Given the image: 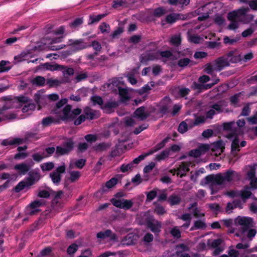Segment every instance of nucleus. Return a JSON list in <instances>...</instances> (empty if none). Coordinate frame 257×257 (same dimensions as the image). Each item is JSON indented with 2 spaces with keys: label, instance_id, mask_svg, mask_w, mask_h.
I'll return each instance as SVG.
<instances>
[{
  "label": "nucleus",
  "instance_id": "obj_1",
  "mask_svg": "<svg viewBox=\"0 0 257 257\" xmlns=\"http://www.w3.org/2000/svg\"><path fill=\"white\" fill-rule=\"evenodd\" d=\"M81 112L82 110L80 108H77L72 110V106L67 104L62 109L60 118L64 121L74 120V125H78L86 119L85 115H80Z\"/></svg>",
  "mask_w": 257,
  "mask_h": 257
},
{
  "label": "nucleus",
  "instance_id": "obj_2",
  "mask_svg": "<svg viewBox=\"0 0 257 257\" xmlns=\"http://www.w3.org/2000/svg\"><path fill=\"white\" fill-rule=\"evenodd\" d=\"M234 173V171L228 170L223 174L220 173L215 176L208 175L201 180V184L202 185L208 184L211 185L225 184L232 180Z\"/></svg>",
  "mask_w": 257,
  "mask_h": 257
},
{
  "label": "nucleus",
  "instance_id": "obj_3",
  "mask_svg": "<svg viewBox=\"0 0 257 257\" xmlns=\"http://www.w3.org/2000/svg\"><path fill=\"white\" fill-rule=\"evenodd\" d=\"M40 138L37 131L27 132L25 133L24 139L20 138H9L4 140L2 142V145L4 146L19 145L31 140H37Z\"/></svg>",
  "mask_w": 257,
  "mask_h": 257
},
{
  "label": "nucleus",
  "instance_id": "obj_4",
  "mask_svg": "<svg viewBox=\"0 0 257 257\" xmlns=\"http://www.w3.org/2000/svg\"><path fill=\"white\" fill-rule=\"evenodd\" d=\"M241 61V55L236 50L228 52L225 55L217 58V63L221 65V69Z\"/></svg>",
  "mask_w": 257,
  "mask_h": 257
},
{
  "label": "nucleus",
  "instance_id": "obj_5",
  "mask_svg": "<svg viewBox=\"0 0 257 257\" xmlns=\"http://www.w3.org/2000/svg\"><path fill=\"white\" fill-rule=\"evenodd\" d=\"M245 124L244 119H238L236 122L231 121L224 123L223 124V129L228 133L226 135L228 139H231L234 136H237L241 133V128L243 127Z\"/></svg>",
  "mask_w": 257,
  "mask_h": 257
},
{
  "label": "nucleus",
  "instance_id": "obj_6",
  "mask_svg": "<svg viewBox=\"0 0 257 257\" xmlns=\"http://www.w3.org/2000/svg\"><path fill=\"white\" fill-rule=\"evenodd\" d=\"M249 9L247 8L239 9L236 11L229 12L227 15L228 20H237L244 24H248L252 21L254 18V16L251 14H247Z\"/></svg>",
  "mask_w": 257,
  "mask_h": 257
},
{
  "label": "nucleus",
  "instance_id": "obj_7",
  "mask_svg": "<svg viewBox=\"0 0 257 257\" xmlns=\"http://www.w3.org/2000/svg\"><path fill=\"white\" fill-rule=\"evenodd\" d=\"M95 37V35H92L86 39H69L67 45L70 47L72 51L76 52L89 48V45H88V43L86 42V40Z\"/></svg>",
  "mask_w": 257,
  "mask_h": 257
},
{
  "label": "nucleus",
  "instance_id": "obj_8",
  "mask_svg": "<svg viewBox=\"0 0 257 257\" xmlns=\"http://www.w3.org/2000/svg\"><path fill=\"white\" fill-rule=\"evenodd\" d=\"M144 224L156 236H158L161 232L162 228V222L156 219L153 216H147L144 219Z\"/></svg>",
  "mask_w": 257,
  "mask_h": 257
},
{
  "label": "nucleus",
  "instance_id": "obj_9",
  "mask_svg": "<svg viewBox=\"0 0 257 257\" xmlns=\"http://www.w3.org/2000/svg\"><path fill=\"white\" fill-rule=\"evenodd\" d=\"M74 147V141L72 139H68L67 141L56 147L55 155L57 157L68 155L72 152Z\"/></svg>",
  "mask_w": 257,
  "mask_h": 257
},
{
  "label": "nucleus",
  "instance_id": "obj_10",
  "mask_svg": "<svg viewBox=\"0 0 257 257\" xmlns=\"http://www.w3.org/2000/svg\"><path fill=\"white\" fill-rule=\"evenodd\" d=\"M43 205L42 201L36 200L32 201L25 208L24 213L26 215L34 216L37 214L41 210L40 208Z\"/></svg>",
  "mask_w": 257,
  "mask_h": 257
},
{
  "label": "nucleus",
  "instance_id": "obj_11",
  "mask_svg": "<svg viewBox=\"0 0 257 257\" xmlns=\"http://www.w3.org/2000/svg\"><path fill=\"white\" fill-rule=\"evenodd\" d=\"M236 224L242 226V232H244L249 228L253 226V219L249 217L238 216L234 220Z\"/></svg>",
  "mask_w": 257,
  "mask_h": 257
},
{
  "label": "nucleus",
  "instance_id": "obj_12",
  "mask_svg": "<svg viewBox=\"0 0 257 257\" xmlns=\"http://www.w3.org/2000/svg\"><path fill=\"white\" fill-rule=\"evenodd\" d=\"M111 203L114 206L127 210L131 209L134 205V202L131 200L125 199H116L112 198L110 200Z\"/></svg>",
  "mask_w": 257,
  "mask_h": 257
},
{
  "label": "nucleus",
  "instance_id": "obj_13",
  "mask_svg": "<svg viewBox=\"0 0 257 257\" xmlns=\"http://www.w3.org/2000/svg\"><path fill=\"white\" fill-rule=\"evenodd\" d=\"M209 146L207 144H201L196 149H193L189 152V155L194 158L199 157L201 155L205 154L209 150Z\"/></svg>",
  "mask_w": 257,
  "mask_h": 257
},
{
  "label": "nucleus",
  "instance_id": "obj_14",
  "mask_svg": "<svg viewBox=\"0 0 257 257\" xmlns=\"http://www.w3.org/2000/svg\"><path fill=\"white\" fill-rule=\"evenodd\" d=\"M34 165V162L32 160H30L27 164L22 163L15 165L14 169L18 171L20 175H24L26 174Z\"/></svg>",
  "mask_w": 257,
  "mask_h": 257
},
{
  "label": "nucleus",
  "instance_id": "obj_15",
  "mask_svg": "<svg viewBox=\"0 0 257 257\" xmlns=\"http://www.w3.org/2000/svg\"><path fill=\"white\" fill-rule=\"evenodd\" d=\"M150 114L148 111L146 110L145 106H141L138 108L134 112L133 116L135 118L140 120H144L149 116Z\"/></svg>",
  "mask_w": 257,
  "mask_h": 257
},
{
  "label": "nucleus",
  "instance_id": "obj_16",
  "mask_svg": "<svg viewBox=\"0 0 257 257\" xmlns=\"http://www.w3.org/2000/svg\"><path fill=\"white\" fill-rule=\"evenodd\" d=\"M172 106L171 99L168 96L163 98L160 102L159 111L163 114H166Z\"/></svg>",
  "mask_w": 257,
  "mask_h": 257
},
{
  "label": "nucleus",
  "instance_id": "obj_17",
  "mask_svg": "<svg viewBox=\"0 0 257 257\" xmlns=\"http://www.w3.org/2000/svg\"><path fill=\"white\" fill-rule=\"evenodd\" d=\"M29 177L26 179L31 186L38 181L41 178V175L38 169L32 170L29 172Z\"/></svg>",
  "mask_w": 257,
  "mask_h": 257
},
{
  "label": "nucleus",
  "instance_id": "obj_18",
  "mask_svg": "<svg viewBox=\"0 0 257 257\" xmlns=\"http://www.w3.org/2000/svg\"><path fill=\"white\" fill-rule=\"evenodd\" d=\"M220 67L221 65L217 63V59H216L213 64H207L205 66L204 71L208 74L212 75L214 71H220L222 70Z\"/></svg>",
  "mask_w": 257,
  "mask_h": 257
},
{
  "label": "nucleus",
  "instance_id": "obj_19",
  "mask_svg": "<svg viewBox=\"0 0 257 257\" xmlns=\"http://www.w3.org/2000/svg\"><path fill=\"white\" fill-rule=\"evenodd\" d=\"M234 139L232 141L231 145V152H239L240 149V147H244L246 145V142L242 141L239 143V139L237 137V136H234Z\"/></svg>",
  "mask_w": 257,
  "mask_h": 257
},
{
  "label": "nucleus",
  "instance_id": "obj_20",
  "mask_svg": "<svg viewBox=\"0 0 257 257\" xmlns=\"http://www.w3.org/2000/svg\"><path fill=\"white\" fill-rule=\"evenodd\" d=\"M96 236L98 238L104 239L109 237L111 240H117V235L113 233L110 229H107L104 231H100L97 233Z\"/></svg>",
  "mask_w": 257,
  "mask_h": 257
},
{
  "label": "nucleus",
  "instance_id": "obj_21",
  "mask_svg": "<svg viewBox=\"0 0 257 257\" xmlns=\"http://www.w3.org/2000/svg\"><path fill=\"white\" fill-rule=\"evenodd\" d=\"M117 179L115 178H112L107 181L104 186H102L101 189L98 190L96 194L100 193L101 194L107 191L108 189L112 188L117 183Z\"/></svg>",
  "mask_w": 257,
  "mask_h": 257
},
{
  "label": "nucleus",
  "instance_id": "obj_22",
  "mask_svg": "<svg viewBox=\"0 0 257 257\" xmlns=\"http://www.w3.org/2000/svg\"><path fill=\"white\" fill-rule=\"evenodd\" d=\"M244 94V92L241 91L229 97L230 105L234 107H238L240 106V97Z\"/></svg>",
  "mask_w": 257,
  "mask_h": 257
},
{
  "label": "nucleus",
  "instance_id": "obj_23",
  "mask_svg": "<svg viewBox=\"0 0 257 257\" xmlns=\"http://www.w3.org/2000/svg\"><path fill=\"white\" fill-rule=\"evenodd\" d=\"M159 59V53L158 52H149L144 54L141 57V62H147L149 61H154Z\"/></svg>",
  "mask_w": 257,
  "mask_h": 257
},
{
  "label": "nucleus",
  "instance_id": "obj_24",
  "mask_svg": "<svg viewBox=\"0 0 257 257\" xmlns=\"http://www.w3.org/2000/svg\"><path fill=\"white\" fill-rule=\"evenodd\" d=\"M118 105V104L116 101H108L104 104H103L101 106L102 109H103L106 113H110L113 112L114 108H116Z\"/></svg>",
  "mask_w": 257,
  "mask_h": 257
},
{
  "label": "nucleus",
  "instance_id": "obj_25",
  "mask_svg": "<svg viewBox=\"0 0 257 257\" xmlns=\"http://www.w3.org/2000/svg\"><path fill=\"white\" fill-rule=\"evenodd\" d=\"M252 194L250 191V188L247 186H245L240 191V196L242 199L243 203L246 202V200L252 197Z\"/></svg>",
  "mask_w": 257,
  "mask_h": 257
},
{
  "label": "nucleus",
  "instance_id": "obj_26",
  "mask_svg": "<svg viewBox=\"0 0 257 257\" xmlns=\"http://www.w3.org/2000/svg\"><path fill=\"white\" fill-rule=\"evenodd\" d=\"M84 113L86 116V118L89 120L94 119L99 117L98 111L93 110L89 107H86L84 109Z\"/></svg>",
  "mask_w": 257,
  "mask_h": 257
},
{
  "label": "nucleus",
  "instance_id": "obj_27",
  "mask_svg": "<svg viewBox=\"0 0 257 257\" xmlns=\"http://www.w3.org/2000/svg\"><path fill=\"white\" fill-rule=\"evenodd\" d=\"M111 146V144L110 143L103 142L95 145L93 147V148L95 151L100 152L106 151Z\"/></svg>",
  "mask_w": 257,
  "mask_h": 257
},
{
  "label": "nucleus",
  "instance_id": "obj_28",
  "mask_svg": "<svg viewBox=\"0 0 257 257\" xmlns=\"http://www.w3.org/2000/svg\"><path fill=\"white\" fill-rule=\"evenodd\" d=\"M31 83L33 85H35L37 86H43L45 85L46 82L45 78L41 76H37L31 81Z\"/></svg>",
  "mask_w": 257,
  "mask_h": 257
},
{
  "label": "nucleus",
  "instance_id": "obj_29",
  "mask_svg": "<svg viewBox=\"0 0 257 257\" xmlns=\"http://www.w3.org/2000/svg\"><path fill=\"white\" fill-rule=\"evenodd\" d=\"M31 186L29 185L28 182L26 181H22L20 182L15 187L14 191L16 193H19L25 188H29Z\"/></svg>",
  "mask_w": 257,
  "mask_h": 257
},
{
  "label": "nucleus",
  "instance_id": "obj_30",
  "mask_svg": "<svg viewBox=\"0 0 257 257\" xmlns=\"http://www.w3.org/2000/svg\"><path fill=\"white\" fill-rule=\"evenodd\" d=\"M181 37L180 35H175L170 38L169 42L172 45L178 47L181 44Z\"/></svg>",
  "mask_w": 257,
  "mask_h": 257
},
{
  "label": "nucleus",
  "instance_id": "obj_31",
  "mask_svg": "<svg viewBox=\"0 0 257 257\" xmlns=\"http://www.w3.org/2000/svg\"><path fill=\"white\" fill-rule=\"evenodd\" d=\"M67 102V99L66 98L62 99L59 101L56 104L55 107L53 109V111L54 113L58 114L60 113V115L61 114L62 111L60 112L59 110L62 106H63Z\"/></svg>",
  "mask_w": 257,
  "mask_h": 257
},
{
  "label": "nucleus",
  "instance_id": "obj_32",
  "mask_svg": "<svg viewBox=\"0 0 257 257\" xmlns=\"http://www.w3.org/2000/svg\"><path fill=\"white\" fill-rule=\"evenodd\" d=\"M134 237L135 235L133 233H129L127 234L122 240V243L128 245L134 244Z\"/></svg>",
  "mask_w": 257,
  "mask_h": 257
},
{
  "label": "nucleus",
  "instance_id": "obj_33",
  "mask_svg": "<svg viewBox=\"0 0 257 257\" xmlns=\"http://www.w3.org/2000/svg\"><path fill=\"white\" fill-rule=\"evenodd\" d=\"M168 201L171 206L178 205L181 202V198L178 195L172 194L168 198Z\"/></svg>",
  "mask_w": 257,
  "mask_h": 257
},
{
  "label": "nucleus",
  "instance_id": "obj_34",
  "mask_svg": "<svg viewBox=\"0 0 257 257\" xmlns=\"http://www.w3.org/2000/svg\"><path fill=\"white\" fill-rule=\"evenodd\" d=\"M50 177L54 184L58 185L60 182L62 176L59 173L53 171L50 174Z\"/></svg>",
  "mask_w": 257,
  "mask_h": 257
},
{
  "label": "nucleus",
  "instance_id": "obj_35",
  "mask_svg": "<svg viewBox=\"0 0 257 257\" xmlns=\"http://www.w3.org/2000/svg\"><path fill=\"white\" fill-rule=\"evenodd\" d=\"M106 14H103L100 15H98L97 16H89V20L90 22L88 23V25H91L92 24L98 22L100 21L102 18L105 17L106 16Z\"/></svg>",
  "mask_w": 257,
  "mask_h": 257
},
{
  "label": "nucleus",
  "instance_id": "obj_36",
  "mask_svg": "<svg viewBox=\"0 0 257 257\" xmlns=\"http://www.w3.org/2000/svg\"><path fill=\"white\" fill-rule=\"evenodd\" d=\"M240 39V37L239 36L236 37L233 39H230L228 36H225L223 38V42L225 45H232L239 41Z\"/></svg>",
  "mask_w": 257,
  "mask_h": 257
},
{
  "label": "nucleus",
  "instance_id": "obj_37",
  "mask_svg": "<svg viewBox=\"0 0 257 257\" xmlns=\"http://www.w3.org/2000/svg\"><path fill=\"white\" fill-rule=\"evenodd\" d=\"M69 180L71 182H75L77 181L81 176L80 172L78 171H71L69 172Z\"/></svg>",
  "mask_w": 257,
  "mask_h": 257
},
{
  "label": "nucleus",
  "instance_id": "obj_38",
  "mask_svg": "<svg viewBox=\"0 0 257 257\" xmlns=\"http://www.w3.org/2000/svg\"><path fill=\"white\" fill-rule=\"evenodd\" d=\"M206 227V223L201 220H198L194 222V225L192 226L190 230L195 229L205 228Z\"/></svg>",
  "mask_w": 257,
  "mask_h": 257
},
{
  "label": "nucleus",
  "instance_id": "obj_39",
  "mask_svg": "<svg viewBox=\"0 0 257 257\" xmlns=\"http://www.w3.org/2000/svg\"><path fill=\"white\" fill-rule=\"evenodd\" d=\"M51 207L52 210L56 211L61 208L63 205L60 200L53 198L51 202Z\"/></svg>",
  "mask_w": 257,
  "mask_h": 257
},
{
  "label": "nucleus",
  "instance_id": "obj_40",
  "mask_svg": "<svg viewBox=\"0 0 257 257\" xmlns=\"http://www.w3.org/2000/svg\"><path fill=\"white\" fill-rule=\"evenodd\" d=\"M170 154V150L169 149H166L164 151H163L162 152H161L159 154H158L156 158L157 161H160L163 160L165 159L167 157H168L169 155Z\"/></svg>",
  "mask_w": 257,
  "mask_h": 257
},
{
  "label": "nucleus",
  "instance_id": "obj_41",
  "mask_svg": "<svg viewBox=\"0 0 257 257\" xmlns=\"http://www.w3.org/2000/svg\"><path fill=\"white\" fill-rule=\"evenodd\" d=\"M83 23V20L82 18H78L75 19L72 23L69 24L71 28L76 29L80 27Z\"/></svg>",
  "mask_w": 257,
  "mask_h": 257
},
{
  "label": "nucleus",
  "instance_id": "obj_42",
  "mask_svg": "<svg viewBox=\"0 0 257 257\" xmlns=\"http://www.w3.org/2000/svg\"><path fill=\"white\" fill-rule=\"evenodd\" d=\"M176 251H179L181 253H184V251H189L190 250V247L186 244L180 243L176 245Z\"/></svg>",
  "mask_w": 257,
  "mask_h": 257
},
{
  "label": "nucleus",
  "instance_id": "obj_43",
  "mask_svg": "<svg viewBox=\"0 0 257 257\" xmlns=\"http://www.w3.org/2000/svg\"><path fill=\"white\" fill-rule=\"evenodd\" d=\"M118 90L119 95L122 99L127 100L128 99V97L127 96L128 91L127 89L118 86Z\"/></svg>",
  "mask_w": 257,
  "mask_h": 257
},
{
  "label": "nucleus",
  "instance_id": "obj_44",
  "mask_svg": "<svg viewBox=\"0 0 257 257\" xmlns=\"http://www.w3.org/2000/svg\"><path fill=\"white\" fill-rule=\"evenodd\" d=\"M166 13V10L163 7H159L155 9L154 11L153 15L156 17H161L164 16Z\"/></svg>",
  "mask_w": 257,
  "mask_h": 257
},
{
  "label": "nucleus",
  "instance_id": "obj_45",
  "mask_svg": "<svg viewBox=\"0 0 257 257\" xmlns=\"http://www.w3.org/2000/svg\"><path fill=\"white\" fill-rule=\"evenodd\" d=\"M91 100L93 103V105H96L98 104L100 106H102L103 103V101L102 98L99 96H93L91 97Z\"/></svg>",
  "mask_w": 257,
  "mask_h": 257
},
{
  "label": "nucleus",
  "instance_id": "obj_46",
  "mask_svg": "<svg viewBox=\"0 0 257 257\" xmlns=\"http://www.w3.org/2000/svg\"><path fill=\"white\" fill-rule=\"evenodd\" d=\"M188 126L186 121H182L179 125L178 131L181 134H184L188 130Z\"/></svg>",
  "mask_w": 257,
  "mask_h": 257
},
{
  "label": "nucleus",
  "instance_id": "obj_47",
  "mask_svg": "<svg viewBox=\"0 0 257 257\" xmlns=\"http://www.w3.org/2000/svg\"><path fill=\"white\" fill-rule=\"evenodd\" d=\"M54 167L53 162H47L41 165V168L43 171H49L52 170Z\"/></svg>",
  "mask_w": 257,
  "mask_h": 257
},
{
  "label": "nucleus",
  "instance_id": "obj_48",
  "mask_svg": "<svg viewBox=\"0 0 257 257\" xmlns=\"http://www.w3.org/2000/svg\"><path fill=\"white\" fill-rule=\"evenodd\" d=\"M89 47H92L93 49L97 52L100 51L102 47L100 43L96 40L92 41L91 43H88Z\"/></svg>",
  "mask_w": 257,
  "mask_h": 257
},
{
  "label": "nucleus",
  "instance_id": "obj_49",
  "mask_svg": "<svg viewBox=\"0 0 257 257\" xmlns=\"http://www.w3.org/2000/svg\"><path fill=\"white\" fill-rule=\"evenodd\" d=\"M231 21L230 23L227 26V29L230 30H235L238 28V23L237 19L233 20H228Z\"/></svg>",
  "mask_w": 257,
  "mask_h": 257
},
{
  "label": "nucleus",
  "instance_id": "obj_50",
  "mask_svg": "<svg viewBox=\"0 0 257 257\" xmlns=\"http://www.w3.org/2000/svg\"><path fill=\"white\" fill-rule=\"evenodd\" d=\"M135 167V166L133 165V164L130 162L127 164H123L120 166V170L121 172L123 173H125L128 170H132Z\"/></svg>",
  "mask_w": 257,
  "mask_h": 257
},
{
  "label": "nucleus",
  "instance_id": "obj_51",
  "mask_svg": "<svg viewBox=\"0 0 257 257\" xmlns=\"http://www.w3.org/2000/svg\"><path fill=\"white\" fill-rule=\"evenodd\" d=\"M27 56V53L25 52L21 53L20 54L15 56L14 57V64H17L19 62L25 60V57Z\"/></svg>",
  "mask_w": 257,
  "mask_h": 257
},
{
  "label": "nucleus",
  "instance_id": "obj_52",
  "mask_svg": "<svg viewBox=\"0 0 257 257\" xmlns=\"http://www.w3.org/2000/svg\"><path fill=\"white\" fill-rule=\"evenodd\" d=\"M171 235L177 239L180 238L181 236V231L177 226L172 228L170 230Z\"/></svg>",
  "mask_w": 257,
  "mask_h": 257
},
{
  "label": "nucleus",
  "instance_id": "obj_53",
  "mask_svg": "<svg viewBox=\"0 0 257 257\" xmlns=\"http://www.w3.org/2000/svg\"><path fill=\"white\" fill-rule=\"evenodd\" d=\"M99 29L103 34L108 33L110 30V26L108 24L103 22L99 25Z\"/></svg>",
  "mask_w": 257,
  "mask_h": 257
},
{
  "label": "nucleus",
  "instance_id": "obj_54",
  "mask_svg": "<svg viewBox=\"0 0 257 257\" xmlns=\"http://www.w3.org/2000/svg\"><path fill=\"white\" fill-rule=\"evenodd\" d=\"M170 139H171L170 137H167V138L164 139L163 140H162L160 143L157 144L155 146V148L157 150V151H158L162 148H164L165 147L166 144L168 142V141H169V140H170Z\"/></svg>",
  "mask_w": 257,
  "mask_h": 257
},
{
  "label": "nucleus",
  "instance_id": "obj_55",
  "mask_svg": "<svg viewBox=\"0 0 257 257\" xmlns=\"http://www.w3.org/2000/svg\"><path fill=\"white\" fill-rule=\"evenodd\" d=\"M77 249L78 245L75 243H73L68 246L67 249V252L69 255H73Z\"/></svg>",
  "mask_w": 257,
  "mask_h": 257
},
{
  "label": "nucleus",
  "instance_id": "obj_56",
  "mask_svg": "<svg viewBox=\"0 0 257 257\" xmlns=\"http://www.w3.org/2000/svg\"><path fill=\"white\" fill-rule=\"evenodd\" d=\"M7 63H9V62L4 60H2L0 62V73L7 72L11 69V67L6 66Z\"/></svg>",
  "mask_w": 257,
  "mask_h": 257
},
{
  "label": "nucleus",
  "instance_id": "obj_57",
  "mask_svg": "<svg viewBox=\"0 0 257 257\" xmlns=\"http://www.w3.org/2000/svg\"><path fill=\"white\" fill-rule=\"evenodd\" d=\"M190 62V60L188 58L180 59L178 62V65L180 67H186Z\"/></svg>",
  "mask_w": 257,
  "mask_h": 257
},
{
  "label": "nucleus",
  "instance_id": "obj_58",
  "mask_svg": "<svg viewBox=\"0 0 257 257\" xmlns=\"http://www.w3.org/2000/svg\"><path fill=\"white\" fill-rule=\"evenodd\" d=\"M46 83L47 85L49 86V87H52L53 86H57L61 84V82L57 79H48L47 80Z\"/></svg>",
  "mask_w": 257,
  "mask_h": 257
},
{
  "label": "nucleus",
  "instance_id": "obj_59",
  "mask_svg": "<svg viewBox=\"0 0 257 257\" xmlns=\"http://www.w3.org/2000/svg\"><path fill=\"white\" fill-rule=\"evenodd\" d=\"M36 105L33 103H29L28 104L25 105L22 108V111L23 112H28L29 110H33L35 109Z\"/></svg>",
  "mask_w": 257,
  "mask_h": 257
},
{
  "label": "nucleus",
  "instance_id": "obj_60",
  "mask_svg": "<svg viewBox=\"0 0 257 257\" xmlns=\"http://www.w3.org/2000/svg\"><path fill=\"white\" fill-rule=\"evenodd\" d=\"M159 53V57L161 56L163 58H169L173 56L172 53L170 51H158Z\"/></svg>",
  "mask_w": 257,
  "mask_h": 257
},
{
  "label": "nucleus",
  "instance_id": "obj_61",
  "mask_svg": "<svg viewBox=\"0 0 257 257\" xmlns=\"http://www.w3.org/2000/svg\"><path fill=\"white\" fill-rule=\"evenodd\" d=\"M207 47L209 49H214L216 48L220 47L221 43L220 42L210 41L206 42Z\"/></svg>",
  "mask_w": 257,
  "mask_h": 257
},
{
  "label": "nucleus",
  "instance_id": "obj_62",
  "mask_svg": "<svg viewBox=\"0 0 257 257\" xmlns=\"http://www.w3.org/2000/svg\"><path fill=\"white\" fill-rule=\"evenodd\" d=\"M123 32V29L122 27H118L117 29L113 31L111 34L110 36L112 39L117 38L122 32Z\"/></svg>",
  "mask_w": 257,
  "mask_h": 257
},
{
  "label": "nucleus",
  "instance_id": "obj_63",
  "mask_svg": "<svg viewBox=\"0 0 257 257\" xmlns=\"http://www.w3.org/2000/svg\"><path fill=\"white\" fill-rule=\"evenodd\" d=\"M54 121L52 116L46 117L42 119V123L44 126H49Z\"/></svg>",
  "mask_w": 257,
  "mask_h": 257
},
{
  "label": "nucleus",
  "instance_id": "obj_64",
  "mask_svg": "<svg viewBox=\"0 0 257 257\" xmlns=\"http://www.w3.org/2000/svg\"><path fill=\"white\" fill-rule=\"evenodd\" d=\"M88 77V74L87 72H81V73L78 74L76 77L75 79L77 82L81 81L83 80L86 79Z\"/></svg>",
  "mask_w": 257,
  "mask_h": 257
}]
</instances>
